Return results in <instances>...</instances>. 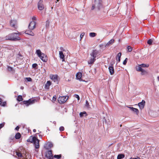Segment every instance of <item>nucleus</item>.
Wrapping results in <instances>:
<instances>
[{"label":"nucleus","mask_w":159,"mask_h":159,"mask_svg":"<svg viewBox=\"0 0 159 159\" xmlns=\"http://www.w3.org/2000/svg\"><path fill=\"white\" fill-rule=\"evenodd\" d=\"M100 54V53L99 51L96 49L93 50L92 52L90 54L91 57L90 59L88 61V64H93L95 61L96 58H98Z\"/></svg>","instance_id":"nucleus-1"},{"label":"nucleus","mask_w":159,"mask_h":159,"mask_svg":"<svg viewBox=\"0 0 159 159\" xmlns=\"http://www.w3.org/2000/svg\"><path fill=\"white\" fill-rule=\"evenodd\" d=\"M18 34H20V33H14L9 34L5 37V39L6 40H10L13 41L19 40L21 39L20 37L17 36Z\"/></svg>","instance_id":"nucleus-2"},{"label":"nucleus","mask_w":159,"mask_h":159,"mask_svg":"<svg viewBox=\"0 0 159 159\" xmlns=\"http://www.w3.org/2000/svg\"><path fill=\"white\" fill-rule=\"evenodd\" d=\"M102 8V1L101 0H95L94 3L92 4L91 10L95 9L96 10H99Z\"/></svg>","instance_id":"nucleus-3"},{"label":"nucleus","mask_w":159,"mask_h":159,"mask_svg":"<svg viewBox=\"0 0 159 159\" xmlns=\"http://www.w3.org/2000/svg\"><path fill=\"white\" fill-rule=\"evenodd\" d=\"M50 77L52 80L56 84L58 83V76L57 75H50Z\"/></svg>","instance_id":"nucleus-4"},{"label":"nucleus","mask_w":159,"mask_h":159,"mask_svg":"<svg viewBox=\"0 0 159 159\" xmlns=\"http://www.w3.org/2000/svg\"><path fill=\"white\" fill-rule=\"evenodd\" d=\"M68 98L67 96L59 97L58 100L59 102L60 103H64L66 101Z\"/></svg>","instance_id":"nucleus-5"},{"label":"nucleus","mask_w":159,"mask_h":159,"mask_svg":"<svg viewBox=\"0 0 159 159\" xmlns=\"http://www.w3.org/2000/svg\"><path fill=\"white\" fill-rule=\"evenodd\" d=\"M36 101L35 99H29V100L27 101H23V102L24 104H25L26 106H28L34 103Z\"/></svg>","instance_id":"nucleus-6"},{"label":"nucleus","mask_w":159,"mask_h":159,"mask_svg":"<svg viewBox=\"0 0 159 159\" xmlns=\"http://www.w3.org/2000/svg\"><path fill=\"white\" fill-rule=\"evenodd\" d=\"M45 157L48 159H53V157L51 150L48 151L46 153Z\"/></svg>","instance_id":"nucleus-7"},{"label":"nucleus","mask_w":159,"mask_h":159,"mask_svg":"<svg viewBox=\"0 0 159 159\" xmlns=\"http://www.w3.org/2000/svg\"><path fill=\"white\" fill-rule=\"evenodd\" d=\"M35 22L34 21H32L30 23L28 26V28L30 30H32L35 28Z\"/></svg>","instance_id":"nucleus-8"},{"label":"nucleus","mask_w":159,"mask_h":159,"mask_svg":"<svg viewBox=\"0 0 159 159\" xmlns=\"http://www.w3.org/2000/svg\"><path fill=\"white\" fill-rule=\"evenodd\" d=\"M39 140L37 139V138L35 137V139H34V141H33V143L34 145L35 146V148L38 149L39 148Z\"/></svg>","instance_id":"nucleus-9"},{"label":"nucleus","mask_w":159,"mask_h":159,"mask_svg":"<svg viewBox=\"0 0 159 159\" xmlns=\"http://www.w3.org/2000/svg\"><path fill=\"white\" fill-rule=\"evenodd\" d=\"M38 9L40 10H42L44 8V6L43 4V1L40 0L38 3Z\"/></svg>","instance_id":"nucleus-10"},{"label":"nucleus","mask_w":159,"mask_h":159,"mask_svg":"<svg viewBox=\"0 0 159 159\" xmlns=\"http://www.w3.org/2000/svg\"><path fill=\"white\" fill-rule=\"evenodd\" d=\"M16 20H11L10 23V25L13 27L15 29H16Z\"/></svg>","instance_id":"nucleus-11"},{"label":"nucleus","mask_w":159,"mask_h":159,"mask_svg":"<svg viewBox=\"0 0 159 159\" xmlns=\"http://www.w3.org/2000/svg\"><path fill=\"white\" fill-rule=\"evenodd\" d=\"M108 69L110 75H113L114 73V69L113 65L112 64L111 66H109Z\"/></svg>","instance_id":"nucleus-12"},{"label":"nucleus","mask_w":159,"mask_h":159,"mask_svg":"<svg viewBox=\"0 0 159 159\" xmlns=\"http://www.w3.org/2000/svg\"><path fill=\"white\" fill-rule=\"evenodd\" d=\"M145 103V102L144 100H142L141 102L138 103L140 109L142 110L143 108Z\"/></svg>","instance_id":"nucleus-13"},{"label":"nucleus","mask_w":159,"mask_h":159,"mask_svg":"<svg viewBox=\"0 0 159 159\" xmlns=\"http://www.w3.org/2000/svg\"><path fill=\"white\" fill-rule=\"evenodd\" d=\"M52 143L50 142H48L45 144L44 147L46 149H48L52 147Z\"/></svg>","instance_id":"nucleus-14"},{"label":"nucleus","mask_w":159,"mask_h":159,"mask_svg":"<svg viewBox=\"0 0 159 159\" xmlns=\"http://www.w3.org/2000/svg\"><path fill=\"white\" fill-rule=\"evenodd\" d=\"M114 42V39H111L110 40L105 46V48H107L110 45H111Z\"/></svg>","instance_id":"nucleus-15"},{"label":"nucleus","mask_w":159,"mask_h":159,"mask_svg":"<svg viewBox=\"0 0 159 159\" xmlns=\"http://www.w3.org/2000/svg\"><path fill=\"white\" fill-rule=\"evenodd\" d=\"M39 57L40 58V59L44 62H46L47 60V57L46 55H45L44 54V56L43 55H41V56H40Z\"/></svg>","instance_id":"nucleus-16"},{"label":"nucleus","mask_w":159,"mask_h":159,"mask_svg":"<svg viewBox=\"0 0 159 159\" xmlns=\"http://www.w3.org/2000/svg\"><path fill=\"white\" fill-rule=\"evenodd\" d=\"M129 107L131 110L135 112L137 115H138L139 113V111L138 109L136 108H134L133 107Z\"/></svg>","instance_id":"nucleus-17"},{"label":"nucleus","mask_w":159,"mask_h":159,"mask_svg":"<svg viewBox=\"0 0 159 159\" xmlns=\"http://www.w3.org/2000/svg\"><path fill=\"white\" fill-rule=\"evenodd\" d=\"M35 136H31L29 139L27 140L28 142L33 143L34 141V139H35Z\"/></svg>","instance_id":"nucleus-18"},{"label":"nucleus","mask_w":159,"mask_h":159,"mask_svg":"<svg viewBox=\"0 0 159 159\" xmlns=\"http://www.w3.org/2000/svg\"><path fill=\"white\" fill-rule=\"evenodd\" d=\"M59 56L61 59H62V61L65 59V56L62 51L59 52Z\"/></svg>","instance_id":"nucleus-19"},{"label":"nucleus","mask_w":159,"mask_h":159,"mask_svg":"<svg viewBox=\"0 0 159 159\" xmlns=\"http://www.w3.org/2000/svg\"><path fill=\"white\" fill-rule=\"evenodd\" d=\"M36 53L37 54L39 57L41 56V55L44 56V54L42 53L39 49L36 50Z\"/></svg>","instance_id":"nucleus-20"},{"label":"nucleus","mask_w":159,"mask_h":159,"mask_svg":"<svg viewBox=\"0 0 159 159\" xmlns=\"http://www.w3.org/2000/svg\"><path fill=\"white\" fill-rule=\"evenodd\" d=\"M121 55V52H119L117 55L116 57V60L118 62H120V58Z\"/></svg>","instance_id":"nucleus-21"},{"label":"nucleus","mask_w":159,"mask_h":159,"mask_svg":"<svg viewBox=\"0 0 159 159\" xmlns=\"http://www.w3.org/2000/svg\"><path fill=\"white\" fill-rule=\"evenodd\" d=\"M82 73L81 72H78L76 75V78L79 80L81 79L82 77Z\"/></svg>","instance_id":"nucleus-22"},{"label":"nucleus","mask_w":159,"mask_h":159,"mask_svg":"<svg viewBox=\"0 0 159 159\" xmlns=\"http://www.w3.org/2000/svg\"><path fill=\"white\" fill-rule=\"evenodd\" d=\"M25 34L30 35L31 36H34V33L32 32L31 31H26L25 32Z\"/></svg>","instance_id":"nucleus-23"},{"label":"nucleus","mask_w":159,"mask_h":159,"mask_svg":"<svg viewBox=\"0 0 159 159\" xmlns=\"http://www.w3.org/2000/svg\"><path fill=\"white\" fill-rule=\"evenodd\" d=\"M51 84V82L49 81H47L46 84H45V88L46 89H48L49 86Z\"/></svg>","instance_id":"nucleus-24"},{"label":"nucleus","mask_w":159,"mask_h":159,"mask_svg":"<svg viewBox=\"0 0 159 159\" xmlns=\"http://www.w3.org/2000/svg\"><path fill=\"white\" fill-rule=\"evenodd\" d=\"M143 69L142 68L141 66H140V65L138 66H136V70L139 72H140L141 71H142V70Z\"/></svg>","instance_id":"nucleus-25"},{"label":"nucleus","mask_w":159,"mask_h":159,"mask_svg":"<svg viewBox=\"0 0 159 159\" xmlns=\"http://www.w3.org/2000/svg\"><path fill=\"white\" fill-rule=\"evenodd\" d=\"M21 135L20 133H17L15 135V138L16 139H19L21 137Z\"/></svg>","instance_id":"nucleus-26"},{"label":"nucleus","mask_w":159,"mask_h":159,"mask_svg":"<svg viewBox=\"0 0 159 159\" xmlns=\"http://www.w3.org/2000/svg\"><path fill=\"white\" fill-rule=\"evenodd\" d=\"M125 157V155L124 154H119L117 157V159H122Z\"/></svg>","instance_id":"nucleus-27"},{"label":"nucleus","mask_w":159,"mask_h":159,"mask_svg":"<svg viewBox=\"0 0 159 159\" xmlns=\"http://www.w3.org/2000/svg\"><path fill=\"white\" fill-rule=\"evenodd\" d=\"M84 115L85 116H86L87 115V114L85 111L81 112L80 113V116L81 117H83L84 116Z\"/></svg>","instance_id":"nucleus-28"},{"label":"nucleus","mask_w":159,"mask_h":159,"mask_svg":"<svg viewBox=\"0 0 159 159\" xmlns=\"http://www.w3.org/2000/svg\"><path fill=\"white\" fill-rule=\"evenodd\" d=\"M17 100L19 102L22 101L23 100L22 96L20 95L18 96L17 98Z\"/></svg>","instance_id":"nucleus-29"},{"label":"nucleus","mask_w":159,"mask_h":159,"mask_svg":"<svg viewBox=\"0 0 159 159\" xmlns=\"http://www.w3.org/2000/svg\"><path fill=\"white\" fill-rule=\"evenodd\" d=\"M16 153L19 157H22V155L21 153L16 152Z\"/></svg>","instance_id":"nucleus-30"},{"label":"nucleus","mask_w":159,"mask_h":159,"mask_svg":"<svg viewBox=\"0 0 159 159\" xmlns=\"http://www.w3.org/2000/svg\"><path fill=\"white\" fill-rule=\"evenodd\" d=\"M96 34L94 32H91L89 33V36L91 37H93L96 35Z\"/></svg>","instance_id":"nucleus-31"},{"label":"nucleus","mask_w":159,"mask_h":159,"mask_svg":"<svg viewBox=\"0 0 159 159\" xmlns=\"http://www.w3.org/2000/svg\"><path fill=\"white\" fill-rule=\"evenodd\" d=\"M14 139V137L13 135L11 136L9 138V140L11 143Z\"/></svg>","instance_id":"nucleus-32"},{"label":"nucleus","mask_w":159,"mask_h":159,"mask_svg":"<svg viewBox=\"0 0 159 159\" xmlns=\"http://www.w3.org/2000/svg\"><path fill=\"white\" fill-rule=\"evenodd\" d=\"M140 71L141 72V74L142 75H144L147 73V72L143 69Z\"/></svg>","instance_id":"nucleus-33"},{"label":"nucleus","mask_w":159,"mask_h":159,"mask_svg":"<svg viewBox=\"0 0 159 159\" xmlns=\"http://www.w3.org/2000/svg\"><path fill=\"white\" fill-rule=\"evenodd\" d=\"M152 42L153 40L152 39H149L147 41V43L149 45H152Z\"/></svg>","instance_id":"nucleus-34"},{"label":"nucleus","mask_w":159,"mask_h":159,"mask_svg":"<svg viewBox=\"0 0 159 159\" xmlns=\"http://www.w3.org/2000/svg\"><path fill=\"white\" fill-rule=\"evenodd\" d=\"M128 51L129 52H131L132 50V48L130 46H128L127 47Z\"/></svg>","instance_id":"nucleus-35"},{"label":"nucleus","mask_w":159,"mask_h":159,"mask_svg":"<svg viewBox=\"0 0 159 159\" xmlns=\"http://www.w3.org/2000/svg\"><path fill=\"white\" fill-rule=\"evenodd\" d=\"M140 66L142 68V67H148V65H147L146 64H140Z\"/></svg>","instance_id":"nucleus-36"},{"label":"nucleus","mask_w":159,"mask_h":159,"mask_svg":"<svg viewBox=\"0 0 159 159\" xmlns=\"http://www.w3.org/2000/svg\"><path fill=\"white\" fill-rule=\"evenodd\" d=\"M54 157L55 158H57L58 159H60L61 157V155H55L54 156Z\"/></svg>","instance_id":"nucleus-37"},{"label":"nucleus","mask_w":159,"mask_h":159,"mask_svg":"<svg viewBox=\"0 0 159 159\" xmlns=\"http://www.w3.org/2000/svg\"><path fill=\"white\" fill-rule=\"evenodd\" d=\"M49 22L48 21H47L46 22V28H48L49 27Z\"/></svg>","instance_id":"nucleus-38"},{"label":"nucleus","mask_w":159,"mask_h":159,"mask_svg":"<svg viewBox=\"0 0 159 159\" xmlns=\"http://www.w3.org/2000/svg\"><path fill=\"white\" fill-rule=\"evenodd\" d=\"M59 1V0H56V1H55V3H56L55 5V7H57L59 6V3H57V2H58Z\"/></svg>","instance_id":"nucleus-39"},{"label":"nucleus","mask_w":159,"mask_h":159,"mask_svg":"<svg viewBox=\"0 0 159 159\" xmlns=\"http://www.w3.org/2000/svg\"><path fill=\"white\" fill-rule=\"evenodd\" d=\"M26 79L28 82H31L32 81V79L30 77L26 78Z\"/></svg>","instance_id":"nucleus-40"},{"label":"nucleus","mask_w":159,"mask_h":159,"mask_svg":"<svg viewBox=\"0 0 159 159\" xmlns=\"http://www.w3.org/2000/svg\"><path fill=\"white\" fill-rule=\"evenodd\" d=\"M5 125V123L3 122L0 124V129L3 127Z\"/></svg>","instance_id":"nucleus-41"},{"label":"nucleus","mask_w":159,"mask_h":159,"mask_svg":"<svg viewBox=\"0 0 159 159\" xmlns=\"http://www.w3.org/2000/svg\"><path fill=\"white\" fill-rule=\"evenodd\" d=\"M128 59L127 58H126L125 60L123 61V64L124 65H125L126 64L127 60H128Z\"/></svg>","instance_id":"nucleus-42"},{"label":"nucleus","mask_w":159,"mask_h":159,"mask_svg":"<svg viewBox=\"0 0 159 159\" xmlns=\"http://www.w3.org/2000/svg\"><path fill=\"white\" fill-rule=\"evenodd\" d=\"M59 130L60 131H63L64 130V128L63 126H61L59 128Z\"/></svg>","instance_id":"nucleus-43"},{"label":"nucleus","mask_w":159,"mask_h":159,"mask_svg":"<svg viewBox=\"0 0 159 159\" xmlns=\"http://www.w3.org/2000/svg\"><path fill=\"white\" fill-rule=\"evenodd\" d=\"M6 102H2V103L1 105L2 106L4 107L6 105Z\"/></svg>","instance_id":"nucleus-44"},{"label":"nucleus","mask_w":159,"mask_h":159,"mask_svg":"<svg viewBox=\"0 0 159 159\" xmlns=\"http://www.w3.org/2000/svg\"><path fill=\"white\" fill-rule=\"evenodd\" d=\"M38 66V65L36 63H34L32 64V66L33 68H35Z\"/></svg>","instance_id":"nucleus-45"},{"label":"nucleus","mask_w":159,"mask_h":159,"mask_svg":"<svg viewBox=\"0 0 159 159\" xmlns=\"http://www.w3.org/2000/svg\"><path fill=\"white\" fill-rule=\"evenodd\" d=\"M75 97L76 98H77V99H78V100H80V97L79 96L77 95V94H75Z\"/></svg>","instance_id":"nucleus-46"},{"label":"nucleus","mask_w":159,"mask_h":159,"mask_svg":"<svg viewBox=\"0 0 159 159\" xmlns=\"http://www.w3.org/2000/svg\"><path fill=\"white\" fill-rule=\"evenodd\" d=\"M56 95H54L53 97L52 100L53 101H55L56 100Z\"/></svg>","instance_id":"nucleus-47"},{"label":"nucleus","mask_w":159,"mask_h":159,"mask_svg":"<svg viewBox=\"0 0 159 159\" xmlns=\"http://www.w3.org/2000/svg\"><path fill=\"white\" fill-rule=\"evenodd\" d=\"M12 68L10 66H8V70L9 71H12Z\"/></svg>","instance_id":"nucleus-48"},{"label":"nucleus","mask_w":159,"mask_h":159,"mask_svg":"<svg viewBox=\"0 0 159 159\" xmlns=\"http://www.w3.org/2000/svg\"><path fill=\"white\" fill-rule=\"evenodd\" d=\"M129 159H140V158L138 157H135V158H132V157H131Z\"/></svg>","instance_id":"nucleus-49"},{"label":"nucleus","mask_w":159,"mask_h":159,"mask_svg":"<svg viewBox=\"0 0 159 159\" xmlns=\"http://www.w3.org/2000/svg\"><path fill=\"white\" fill-rule=\"evenodd\" d=\"M60 49L61 50V51H62H62H65V49L62 47H61L60 48Z\"/></svg>","instance_id":"nucleus-50"},{"label":"nucleus","mask_w":159,"mask_h":159,"mask_svg":"<svg viewBox=\"0 0 159 159\" xmlns=\"http://www.w3.org/2000/svg\"><path fill=\"white\" fill-rule=\"evenodd\" d=\"M84 34V33H82L80 34V37L81 39L82 38H83V37Z\"/></svg>","instance_id":"nucleus-51"},{"label":"nucleus","mask_w":159,"mask_h":159,"mask_svg":"<svg viewBox=\"0 0 159 159\" xmlns=\"http://www.w3.org/2000/svg\"><path fill=\"white\" fill-rule=\"evenodd\" d=\"M20 128V127L19 126H17L15 128V129L18 131Z\"/></svg>","instance_id":"nucleus-52"},{"label":"nucleus","mask_w":159,"mask_h":159,"mask_svg":"<svg viewBox=\"0 0 159 159\" xmlns=\"http://www.w3.org/2000/svg\"><path fill=\"white\" fill-rule=\"evenodd\" d=\"M99 46L100 48H102L104 47V45L103 44H100Z\"/></svg>","instance_id":"nucleus-53"},{"label":"nucleus","mask_w":159,"mask_h":159,"mask_svg":"<svg viewBox=\"0 0 159 159\" xmlns=\"http://www.w3.org/2000/svg\"><path fill=\"white\" fill-rule=\"evenodd\" d=\"M127 131H128L127 130L125 129H124L123 131H122L121 132V133H123V134H124L123 132H127Z\"/></svg>","instance_id":"nucleus-54"},{"label":"nucleus","mask_w":159,"mask_h":159,"mask_svg":"<svg viewBox=\"0 0 159 159\" xmlns=\"http://www.w3.org/2000/svg\"><path fill=\"white\" fill-rule=\"evenodd\" d=\"M89 105V103L87 101H86V106H88Z\"/></svg>","instance_id":"nucleus-55"},{"label":"nucleus","mask_w":159,"mask_h":159,"mask_svg":"<svg viewBox=\"0 0 159 159\" xmlns=\"http://www.w3.org/2000/svg\"><path fill=\"white\" fill-rule=\"evenodd\" d=\"M36 17H34V16H33L32 18V19L33 20H36Z\"/></svg>","instance_id":"nucleus-56"},{"label":"nucleus","mask_w":159,"mask_h":159,"mask_svg":"<svg viewBox=\"0 0 159 159\" xmlns=\"http://www.w3.org/2000/svg\"><path fill=\"white\" fill-rule=\"evenodd\" d=\"M2 102V99L0 98V105H1Z\"/></svg>","instance_id":"nucleus-57"},{"label":"nucleus","mask_w":159,"mask_h":159,"mask_svg":"<svg viewBox=\"0 0 159 159\" xmlns=\"http://www.w3.org/2000/svg\"><path fill=\"white\" fill-rule=\"evenodd\" d=\"M33 131L34 132H36V130L35 129H34L33 130Z\"/></svg>","instance_id":"nucleus-58"},{"label":"nucleus","mask_w":159,"mask_h":159,"mask_svg":"<svg viewBox=\"0 0 159 159\" xmlns=\"http://www.w3.org/2000/svg\"><path fill=\"white\" fill-rule=\"evenodd\" d=\"M18 55H19V56L20 57H22V55H21V54H18Z\"/></svg>","instance_id":"nucleus-59"},{"label":"nucleus","mask_w":159,"mask_h":159,"mask_svg":"<svg viewBox=\"0 0 159 159\" xmlns=\"http://www.w3.org/2000/svg\"><path fill=\"white\" fill-rule=\"evenodd\" d=\"M157 79L159 81V76H158L157 77Z\"/></svg>","instance_id":"nucleus-60"},{"label":"nucleus","mask_w":159,"mask_h":159,"mask_svg":"<svg viewBox=\"0 0 159 159\" xmlns=\"http://www.w3.org/2000/svg\"><path fill=\"white\" fill-rule=\"evenodd\" d=\"M23 88H24V87H21V89H23Z\"/></svg>","instance_id":"nucleus-61"},{"label":"nucleus","mask_w":159,"mask_h":159,"mask_svg":"<svg viewBox=\"0 0 159 159\" xmlns=\"http://www.w3.org/2000/svg\"><path fill=\"white\" fill-rule=\"evenodd\" d=\"M39 136H41V135L39 134Z\"/></svg>","instance_id":"nucleus-62"}]
</instances>
